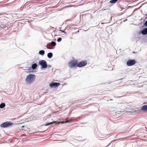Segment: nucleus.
<instances>
[{
    "mask_svg": "<svg viewBox=\"0 0 147 147\" xmlns=\"http://www.w3.org/2000/svg\"><path fill=\"white\" fill-rule=\"evenodd\" d=\"M60 85V83L57 82H52L49 84L50 86L52 88L58 86Z\"/></svg>",
    "mask_w": 147,
    "mask_h": 147,
    "instance_id": "7",
    "label": "nucleus"
},
{
    "mask_svg": "<svg viewBox=\"0 0 147 147\" xmlns=\"http://www.w3.org/2000/svg\"><path fill=\"white\" fill-rule=\"evenodd\" d=\"M13 123H11L10 122H5L1 125V126L4 128L8 127L12 125Z\"/></svg>",
    "mask_w": 147,
    "mask_h": 147,
    "instance_id": "4",
    "label": "nucleus"
},
{
    "mask_svg": "<svg viewBox=\"0 0 147 147\" xmlns=\"http://www.w3.org/2000/svg\"><path fill=\"white\" fill-rule=\"evenodd\" d=\"M37 67V65L36 63L33 64L32 66V68L33 69H35Z\"/></svg>",
    "mask_w": 147,
    "mask_h": 147,
    "instance_id": "13",
    "label": "nucleus"
},
{
    "mask_svg": "<svg viewBox=\"0 0 147 147\" xmlns=\"http://www.w3.org/2000/svg\"><path fill=\"white\" fill-rule=\"evenodd\" d=\"M87 64V62L86 60L81 61L80 63H78L77 67H81L85 66Z\"/></svg>",
    "mask_w": 147,
    "mask_h": 147,
    "instance_id": "6",
    "label": "nucleus"
},
{
    "mask_svg": "<svg viewBox=\"0 0 147 147\" xmlns=\"http://www.w3.org/2000/svg\"><path fill=\"white\" fill-rule=\"evenodd\" d=\"M68 122H69V121H61V122H59L57 123L58 124H59L60 123H64Z\"/></svg>",
    "mask_w": 147,
    "mask_h": 147,
    "instance_id": "18",
    "label": "nucleus"
},
{
    "mask_svg": "<svg viewBox=\"0 0 147 147\" xmlns=\"http://www.w3.org/2000/svg\"><path fill=\"white\" fill-rule=\"evenodd\" d=\"M124 111H117V113L118 114H121V113H123L124 112Z\"/></svg>",
    "mask_w": 147,
    "mask_h": 147,
    "instance_id": "19",
    "label": "nucleus"
},
{
    "mask_svg": "<svg viewBox=\"0 0 147 147\" xmlns=\"http://www.w3.org/2000/svg\"><path fill=\"white\" fill-rule=\"evenodd\" d=\"M47 47V48L48 49H52L51 47V45H48V44L46 46Z\"/></svg>",
    "mask_w": 147,
    "mask_h": 147,
    "instance_id": "20",
    "label": "nucleus"
},
{
    "mask_svg": "<svg viewBox=\"0 0 147 147\" xmlns=\"http://www.w3.org/2000/svg\"><path fill=\"white\" fill-rule=\"evenodd\" d=\"M36 76L34 74H29L26 77L25 82L27 84H31L35 80Z\"/></svg>",
    "mask_w": 147,
    "mask_h": 147,
    "instance_id": "1",
    "label": "nucleus"
},
{
    "mask_svg": "<svg viewBox=\"0 0 147 147\" xmlns=\"http://www.w3.org/2000/svg\"><path fill=\"white\" fill-rule=\"evenodd\" d=\"M136 63V61L134 59H129L127 62V65L128 66H131L134 65Z\"/></svg>",
    "mask_w": 147,
    "mask_h": 147,
    "instance_id": "5",
    "label": "nucleus"
},
{
    "mask_svg": "<svg viewBox=\"0 0 147 147\" xmlns=\"http://www.w3.org/2000/svg\"><path fill=\"white\" fill-rule=\"evenodd\" d=\"M141 110L145 112L147 111V105L142 106Z\"/></svg>",
    "mask_w": 147,
    "mask_h": 147,
    "instance_id": "8",
    "label": "nucleus"
},
{
    "mask_svg": "<svg viewBox=\"0 0 147 147\" xmlns=\"http://www.w3.org/2000/svg\"><path fill=\"white\" fill-rule=\"evenodd\" d=\"M142 33L144 35L146 34H147V28H146L145 29L142 30L141 31Z\"/></svg>",
    "mask_w": 147,
    "mask_h": 147,
    "instance_id": "9",
    "label": "nucleus"
},
{
    "mask_svg": "<svg viewBox=\"0 0 147 147\" xmlns=\"http://www.w3.org/2000/svg\"><path fill=\"white\" fill-rule=\"evenodd\" d=\"M78 61L77 60L74 59L70 61L68 63V66L71 68L77 67Z\"/></svg>",
    "mask_w": 147,
    "mask_h": 147,
    "instance_id": "2",
    "label": "nucleus"
},
{
    "mask_svg": "<svg viewBox=\"0 0 147 147\" xmlns=\"http://www.w3.org/2000/svg\"><path fill=\"white\" fill-rule=\"evenodd\" d=\"M45 51L43 50H41L39 51V53L40 55H43L45 54Z\"/></svg>",
    "mask_w": 147,
    "mask_h": 147,
    "instance_id": "14",
    "label": "nucleus"
},
{
    "mask_svg": "<svg viewBox=\"0 0 147 147\" xmlns=\"http://www.w3.org/2000/svg\"><path fill=\"white\" fill-rule=\"evenodd\" d=\"M57 122L56 121H54L53 122H50L49 123H47V124H46V125H48L50 124H52L54 123H57Z\"/></svg>",
    "mask_w": 147,
    "mask_h": 147,
    "instance_id": "17",
    "label": "nucleus"
},
{
    "mask_svg": "<svg viewBox=\"0 0 147 147\" xmlns=\"http://www.w3.org/2000/svg\"><path fill=\"white\" fill-rule=\"evenodd\" d=\"M48 45H52L53 46H54L56 45V43L54 41H52L51 42L48 43Z\"/></svg>",
    "mask_w": 147,
    "mask_h": 147,
    "instance_id": "11",
    "label": "nucleus"
},
{
    "mask_svg": "<svg viewBox=\"0 0 147 147\" xmlns=\"http://www.w3.org/2000/svg\"><path fill=\"white\" fill-rule=\"evenodd\" d=\"M145 25L147 27V21H146L145 23Z\"/></svg>",
    "mask_w": 147,
    "mask_h": 147,
    "instance_id": "22",
    "label": "nucleus"
},
{
    "mask_svg": "<svg viewBox=\"0 0 147 147\" xmlns=\"http://www.w3.org/2000/svg\"><path fill=\"white\" fill-rule=\"evenodd\" d=\"M27 126L23 125L21 127V129H22V130H24V131H26L27 130Z\"/></svg>",
    "mask_w": 147,
    "mask_h": 147,
    "instance_id": "10",
    "label": "nucleus"
},
{
    "mask_svg": "<svg viewBox=\"0 0 147 147\" xmlns=\"http://www.w3.org/2000/svg\"><path fill=\"white\" fill-rule=\"evenodd\" d=\"M118 0H111L110 1V2L111 3H113L116 2Z\"/></svg>",
    "mask_w": 147,
    "mask_h": 147,
    "instance_id": "16",
    "label": "nucleus"
},
{
    "mask_svg": "<svg viewBox=\"0 0 147 147\" xmlns=\"http://www.w3.org/2000/svg\"><path fill=\"white\" fill-rule=\"evenodd\" d=\"M39 64L41 65L43 68H46L47 67V62L45 60H42L40 61Z\"/></svg>",
    "mask_w": 147,
    "mask_h": 147,
    "instance_id": "3",
    "label": "nucleus"
},
{
    "mask_svg": "<svg viewBox=\"0 0 147 147\" xmlns=\"http://www.w3.org/2000/svg\"><path fill=\"white\" fill-rule=\"evenodd\" d=\"M5 106V104L4 103H2L0 105V108H3Z\"/></svg>",
    "mask_w": 147,
    "mask_h": 147,
    "instance_id": "15",
    "label": "nucleus"
},
{
    "mask_svg": "<svg viewBox=\"0 0 147 147\" xmlns=\"http://www.w3.org/2000/svg\"><path fill=\"white\" fill-rule=\"evenodd\" d=\"M62 40V38H58L57 41L58 42H60Z\"/></svg>",
    "mask_w": 147,
    "mask_h": 147,
    "instance_id": "21",
    "label": "nucleus"
},
{
    "mask_svg": "<svg viewBox=\"0 0 147 147\" xmlns=\"http://www.w3.org/2000/svg\"><path fill=\"white\" fill-rule=\"evenodd\" d=\"M53 56V54L51 53H49L47 54V57L49 58H51Z\"/></svg>",
    "mask_w": 147,
    "mask_h": 147,
    "instance_id": "12",
    "label": "nucleus"
}]
</instances>
